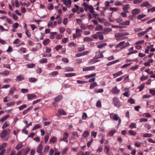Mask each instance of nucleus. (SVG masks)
<instances>
[{"label": "nucleus", "mask_w": 155, "mask_h": 155, "mask_svg": "<svg viewBox=\"0 0 155 155\" xmlns=\"http://www.w3.org/2000/svg\"><path fill=\"white\" fill-rule=\"evenodd\" d=\"M56 140V138L55 137H53L51 138L49 142L51 143H54Z\"/></svg>", "instance_id": "4be33fe9"}, {"label": "nucleus", "mask_w": 155, "mask_h": 155, "mask_svg": "<svg viewBox=\"0 0 155 155\" xmlns=\"http://www.w3.org/2000/svg\"><path fill=\"white\" fill-rule=\"evenodd\" d=\"M96 73L92 74L89 75H86L85 76V77L86 78H88L95 77L96 76Z\"/></svg>", "instance_id": "c85d7f7f"}, {"label": "nucleus", "mask_w": 155, "mask_h": 155, "mask_svg": "<svg viewBox=\"0 0 155 155\" xmlns=\"http://www.w3.org/2000/svg\"><path fill=\"white\" fill-rule=\"evenodd\" d=\"M10 125V123L8 121H6L3 125L2 127L3 129H4Z\"/></svg>", "instance_id": "a878e982"}, {"label": "nucleus", "mask_w": 155, "mask_h": 155, "mask_svg": "<svg viewBox=\"0 0 155 155\" xmlns=\"http://www.w3.org/2000/svg\"><path fill=\"white\" fill-rule=\"evenodd\" d=\"M113 101L115 106L118 108L121 106V104L120 101L118 98L117 97H114L113 99Z\"/></svg>", "instance_id": "7ed1b4c3"}, {"label": "nucleus", "mask_w": 155, "mask_h": 155, "mask_svg": "<svg viewBox=\"0 0 155 155\" xmlns=\"http://www.w3.org/2000/svg\"><path fill=\"white\" fill-rule=\"evenodd\" d=\"M27 97L28 100H31L36 98L37 96L34 94H29L27 95Z\"/></svg>", "instance_id": "0eeeda50"}, {"label": "nucleus", "mask_w": 155, "mask_h": 155, "mask_svg": "<svg viewBox=\"0 0 155 155\" xmlns=\"http://www.w3.org/2000/svg\"><path fill=\"white\" fill-rule=\"evenodd\" d=\"M10 132L11 130L9 129L4 130L0 133V137L2 138H5L7 135H9Z\"/></svg>", "instance_id": "f03ea898"}, {"label": "nucleus", "mask_w": 155, "mask_h": 155, "mask_svg": "<svg viewBox=\"0 0 155 155\" xmlns=\"http://www.w3.org/2000/svg\"><path fill=\"white\" fill-rule=\"evenodd\" d=\"M144 83H143L140 86H139L138 88L139 89V91H140L142 89H143L144 87Z\"/></svg>", "instance_id": "052dcab7"}, {"label": "nucleus", "mask_w": 155, "mask_h": 155, "mask_svg": "<svg viewBox=\"0 0 155 155\" xmlns=\"http://www.w3.org/2000/svg\"><path fill=\"white\" fill-rule=\"evenodd\" d=\"M77 82L78 84H84L87 82V81H82L81 80H77Z\"/></svg>", "instance_id": "a18cd8bd"}, {"label": "nucleus", "mask_w": 155, "mask_h": 155, "mask_svg": "<svg viewBox=\"0 0 155 155\" xmlns=\"http://www.w3.org/2000/svg\"><path fill=\"white\" fill-rule=\"evenodd\" d=\"M140 12V10L138 9L135 8L132 10V14L133 15H137Z\"/></svg>", "instance_id": "f8f14e48"}, {"label": "nucleus", "mask_w": 155, "mask_h": 155, "mask_svg": "<svg viewBox=\"0 0 155 155\" xmlns=\"http://www.w3.org/2000/svg\"><path fill=\"white\" fill-rule=\"evenodd\" d=\"M29 81L31 82H34L37 81V79L35 78H31L29 79Z\"/></svg>", "instance_id": "09e8293b"}, {"label": "nucleus", "mask_w": 155, "mask_h": 155, "mask_svg": "<svg viewBox=\"0 0 155 155\" xmlns=\"http://www.w3.org/2000/svg\"><path fill=\"white\" fill-rule=\"evenodd\" d=\"M53 7V6L51 4H49L47 6V8L49 10H52Z\"/></svg>", "instance_id": "864d4df0"}, {"label": "nucleus", "mask_w": 155, "mask_h": 155, "mask_svg": "<svg viewBox=\"0 0 155 155\" xmlns=\"http://www.w3.org/2000/svg\"><path fill=\"white\" fill-rule=\"evenodd\" d=\"M116 132V131L115 130H111L109 132L108 135L109 136H113L114 134Z\"/></svg>", "instance_id": "b1692460"}, {"label": "nucleus", "mask_w": 155, "mask_h": 155, "mask_svg": "<svg viewBox=\"0 0 155 155\" xmlns=\"http://www.w3.org/2000/svg\"><path fill=\"white\" fill-rule=\"evenodd\" d=\"M155 11V7H153L152 8L149 9L147 10L148 12H153Z\"/></svg>", "instance_id": "3c124183"}, {"label": "nucleus", "mask_w": 155, "mask_h": 155, "mask_svg": "<svg viewBox=\"0 0 155 155\" xmlns=\"http://www.w3.org/2000/svg\"><path fill=\"white\" fill-rule=\"evenodd\" d=\"M120 90L117 88V87L112 88L111 91L114 94H118L120 92Z\"/></svg>", "instance_id": "423d86ee"}, {"label": "nucleus", "mask_w": 155, "mask_h": 155, "mask_svg": "<svg viewBox=\"0 0 155 155\" xmlns=\"http://www.w3.org/2000/svg\"><path fill=\"white\" fill-rule=\"evenodd\" d=\"M9 74V72L7 70L3 71V72L0 73V74H3L5 76L8 75Z\"/></svg>", "instance_id": "7c9ffc66"}, {"label": "nucleus", "mask_w": 155, "mask_h": 155, "mask_svg": "<svg viewBox=\"0 0 155 155\" xmlns=\"http://www.w3.org/2000/svg\"><path fill=\"white\" fill-rule=\"evenodd\" d=\"M76 75V74L75 73H69L68 74H65V76L66 77H71L73 76H75Z\"/></svg>", "instance_id": "393cba45"}, {"label": "nucleus", "mask_w": 155, "mask_h": 155, "mask_svg": "<svg viewBox=\"0 0 155 155\" xmlns=\"http://www.w3.org/2000/svg\"><path fill=\"white\" fill-rule=\"evenodd\" d=\"M39 62L41 64L47 63L48 60L47 59L45 58H42L39 60Z\"/></svg>", "instance_id": "473e14b6"}, {"label": "nucleus", "mask_w": 155, "mask_h": 155, "mask_svg": "<svg viewBox=\"0 0 155 155\" xmlns=\"http://www.w3.org/2000/svg\"><path fill=\"white\" fill-rule=\"evenodd\" d=\"M123 74L121 71H119L118 72L116 73L113 74V76L114 78H116L117 77Z\"/></svg>", "instance_id": "dca6fc26"}, {"label": "nucleus", "mask_w": 155, "mask_h": 155, "mask_svg": "<svg viewBox=\"0 0 155 155\" xmlns=\"http://www.w3.org/2000/svg\"><path fill=\"white\" fill-rule=\"evenodd\" d=\"M103 91L104 90L103 89H99L97 90H95L94 91V92L96 93H102L103 92Z\"/></svg>", "instance_id": "0e129e2a"}, {"label": "nucleus", "mask_w": 155, "mask_h": 155, "mask_svg": "<svg viewBox=\"0 0 155 155\" xmlns=\"http://www.w3.org/2000/svg\"><path fill=\"white\" fill-rule=\"evenodd\" d=\"M62 46L61 45H58L56 46L55 47V49L56 50L58 51L60 50V49L62 48Z\"/></svg>", "instance_id": "338daca9"}, {"label": "nucleus", "mask_w": 155, "mask_h": 155, "mask_svg": "<svg viewBox=\"0 0 155 155\" xmlns=\"http://www.w3.org/2000/svg\"><path fill=\"white\" fill-rule=\"evenodd\" d=\"M83 41L84 42H89L92 41L93 39L89 37H86L84 38L83 39Z\"/></svg>", "instance_id": "f3484780"}, {"label": "nucleus", "mask_w": 155, "mask_h": 155, "mask_svg": "<svg viewBox=\"0 0 155 155\" xmlns=\"http://www.w3.org/2000/svg\"><path fill=\"white\" fill-rule=\"evenodd\" d=\"M82 31L80 29L77 28L76 29V34L78 37L81 36V34L80 33L82 32Z\"/></svg>", "instance_id": "6ab92c4d"}, {"label": "nucleus", "mask_w": 155, "mask_h": 155, "mask_svg": "<svg viewBox=\"0 0 155 155\" xmlns=\"http://www.w3.org/2000/svg\"><path fill=\"white\" fill-rule=\"evenodd\" d=\"M127 37H120L118 38H116V39L117 41H120L124 39L125 38H127Z\"/></svg>", "instance_id": "8fccbe9b"}, {"label": "nucleus", "mask_w": 155, "mask_h": 155, "mask_svg": "<svg viewBox=\"0 0 155 155\" xmlns=\"http://www.w3.org/2000/svg\"><path fill=\"white\" fill-rule=\"evenodd\" d=\"M129 8V5L128 4H127L123 6V10L125 12L128 13L129 12L128 11V9Z\"/></svg>", "instance_id": "1a4fd4ad"}, {"label": "nucleus", "mask_w": 155, "mask_h": 155, "mask_svg": "<svg viewBox=\"0 0 155 155\" xmlns=\"http://www.w3.org/2000/svg\"><path fill=\"white\" fill-rule=\"evenodd\" d=\"M111 27L112 28H126V27L125 26H121L114 25H112Z\"/></svg>", "instance_id": "13d9d810"}, {"label": "nucleus", "mask_w": 155, "mask_h": 155, "mask_svg": "<svg viewBox=\"0 0 155 155\" xmlns=\"http://www.w3.org/2000/svg\"><path fill=\"white\" fill-rule=\"evenodd\" d=\"M130 128L131 129L134 128H136V125L135 123H133L131 124L130 126Z\"/></svg>", "instance_id": "603ef678"}, {"label": "nucleus", "mask_w": 155, "mask_h": 155, "mask_svg": "<svg viewBox=\"0 0 155 155\" xmlns=\"http://www.w3.org/2000/svg\"><path fill=\"white\" fill-rule=\"evenodd\" d=\"M101 32H97V33L96 34H94L91 36V37L93 38L94 39H97L98 38V35H97V34H101Z\"/></svg>", "instance_id": "f704fd0d"}, {"label": "nucleus", "mask_w": 155, "mask_h": 155, "mask_svg": "<svg viewBox=\"0 0 155 155\" xmlns=\"http://www.w3.org/2000/svg\"><path fill=\"white\" fill-rule=\"evenodd\" d=\"M41 126L40 124H37L34 127L32 128V130H33L35 129H39L41 128Z\"/></svg>", "instance_id": "e433bc0d"}, {"label": "nucleus", "mask_w": 155, "mask_h": 155, "mask_svg": "<svg viewBox=\"0 0 155 155\" xmlns=\"http://www.w3.org/2000/svg\"><path fill=\"white\" fill-rule=\"evenodd\" d=\"M155 21V18L147 21V23L148 24H150Z\"/></svg>", "instance_id": "bf43d9fd"}, {"label": "nucleus", "mask_w": 155, "mask_h": 155, "mask_svg": "<svg viewBox=\"0 0 155 155\" xmlns=\"http://www.w3.org/2000/svg\"><path fill=\"white\" fill-rule=\"evenodd\" d=\"M96 106L98 107H101V102L100 100L97 101L96 103Z\"/></svg>", "instance_id": "de8ad7c7"}, {"label": "nucleus", "mask_w": 155, "mask_h": 155, "mask_svg": "<svg viewBox=\"0 0 155 155\" xmlns=\"http://www.w3.org/2000/svg\"><path fill=\"white\" fill-rule=\"evenodd\" d=\"M27 106L26 104H23L18 107V108L20 110H21L24 109L26 108Z\"/></svg>", "instance_id": "72a5a7b5"}, {"label": "nucleus", "mask_w": 155, "mask_h": 155, "mask_svg": "<svg viewBox=\"0 0 155 155\" xmlns=\"http://www.w3.org/2000/svg\"><path fill=\"white\" fill-rule=\"evenodd\" d=\"M16 88L15 87H13L10 89V93L9 94H13L14 91L16 90Z\"/></svg>", "instance_id": "58836bf2"}, {"label": "nucleus", "mask_w": 155, "mask_h": 155, "mask_svg": "<svg viewBox=\"0 0 155 155\" xmlns=\"http://www.w3.org/2000/svg\"><path fill=\"white\" fill-rule=\"evenodd\" d=\"M63 97L62 95H59L54 98V100L56 102H58L61 101Z\"/></svg>", "instance_id": "6e6552de"}, {"label": "nucleus", "mask_w": 155, "mask_h": 155, "mask_svg": "<svg viewBox=\"0 0 155 155\" xmlns=\"http://www.w3.org/2000/svg\"><path fill=\"white\" fill-rule=\"evenodd\" d=\"M145 33V31H143L139 33L138 34V36L139 37H141L142 36L144 35Z\"/></svg>", "instance_id": "e2e57ef3"}, {"label": "nucleus", "mask_w": 155, "mask_h": 155, "mask_svg": "<svg viewBox=\"0 0 155 155\" xmlns=\"http://www.w3.org/2000/svg\"><path fill=\"white\" fill-rule=\"evenodd\" d=\"M58 112L60 115H64L66 114V112L62 109H59L58 110Z\"/></svg>", "instance_id": "2eb2a0df"}, {"label": "nucleus", "mask_w": 155, "mask_h": 155, "mask_svg": "<svg viewBox=\"0 0 155 155\" xmlns=\"http://www.w3.org/2000/svg\"><path fill=\"white\" fill-rule=\"evenodd\" d=\"M88 9H89V12L93 14V13L94 12H95L94 10V8L92 6L89 5Z\"/></svg>", "instance_id": "2f4dec72"}, {"label": "nucleus", "mask_w": 155, "mask_h": 155, "mask_svg": "<svg viewBox=\"0 0 155 155\" xmlns=\"http://www.w3.org/2000/svg\"><path fill=\"white\" fill-rule=\"evenodd\" d=\"M109 150V147L107 146H105L104 149V152L106 153H108Z\"/></svg>", "instance_id": "4c0bfd02"}, {"label": "nucleus", "mask_w": 155, "mask_h": 155, "mask_svg": "<svg viewBox=\"0 0 155 155\" xmlns=\"http://www.w3.org/2000/svg\"><path fill=\"white\" fill-rule=\"evenodd\" d=\"M9 114L6 115L3 117L0 120V121L1 122H3L6 120L9 117Z\"/></svg>", "instance_id": "aec40b11"}, {"label": "nucleus", "mask_w": 155, "mask_h": 155, "mask_svg": "<svg viewBox=\"0 0 155 155\" xmlns=\"http://www.w3.org/2000/svg\"><path fill=\"white\" fill-rule=\"evenodd\" d=\"M11 100V99L10 97H6L4 98L3 102H6L10 101Z\"/></svg>", "instance_id": "c756f323"}, {"label": "nucleus", "mask_w": 155, "mask_h": 155, "mask_svg": "<svg viewBox=\"0 0 155 155\" xmlns=\"http://www.w3.org/2000/svg\"><path fill=\"white\" fill-rule=\"evenodd\" d=\"M89 134V131L88 130H85L84 132L82 135L84 138H86L87 137Z\"/></svg>", "instance_id": "5701e85b"}, {"label": "nucleus", "mask_w": 155, "mask_h": 155, "mask_svg": "<svg viewBox=\"0 0 155 155\" xmlns=\"http://www.w3.org/2000/svg\"><path fill=\"white\" fill-rule=\"evenodd\" d=\"M63 3L68 8H69L71 7V4H70V6L68 7V5H69V3H68V2L66 0L64 1L63 2Z\"/></svg>", "instance_id": "49530a36"}, {"label": "nucleus", "mask_w": 155, "mask_h": 155, "mask_svg": "<svg viewBox=\"0 0 155 155\" xmlns=\"http://www.w3.org/2000/svg\"><path fill=\"white\" fill-rule=\"evenodd\" d=\"M43 148V146L42 144L40 143L37 149V152L39 153H42V149Z\"/></svg>", "instance_id": "39448f33"}, {"label": "nucleus", "mask_w": 155, "mask_h": 155, "mask_svg": "<svg viewBox=\"0 0 155 155\" xmlns=\"http://www.w3.org/2000/svg\"><path fill=\"white\" fill-rule=\"evenodd\" d=\"M23 147V145L21 143H18L15 147V149L17 150H19Z\"/></svg>", "instance_id": "4468645a"}, {"label": "nucleus", "mask_w": 155, "mask_h": 155, "mask_svg": "<svg viewBox=\"0 0 155 155\" xmlns=\"http://www.w3.org/2000/svg\"><path fill=\"white\" fill-rule=\"evenodd\" d=\"M58 74V72L57 71H55L53 72L50 74H49V75L53 77L55 75H57Z\"/></svg>", "instance_id": "ea45409f"}, {"label": "nucleus", "mask_w": 155, "mask_h": 155, "mask_svg": "<svg viewBox=\"0 0 155 155\" xmlns=\"http://www.w3.org/2000/svg\"><path fill=\"white\" fill-rule=\"evenodd\" d=\"M45 52L46 53H49L51 52V48L48 47H46L45 48Z\"/></svg>", "instance_id": "c03bdc74"}, {"label": "nucleus", "mask_w": 155, "mask_h": 155, "mask_svg": "<svg viewBox=\"0 0 155 155\" xmlns=\"http://www.w3.org/2000/svg\"><path fill=\"white\" fill-rule=\"evenodd\" d=\"M104 57V55L103 54H100L94 56V58L92 59V60H94L95 59H97L103 58Z\"/></svg>", "instance_id": "ddd939ff"}, {"label": "nucleus", "mask_w": 155, "mask_h": 155, "mask_svg": "<svg viewBox=\"0 0 155 155\" xmlns=\"http://www.w3.org/2000/svg\"><path fill=\"white\" fill-rule=\"evenodd\" d=\"M15 104V102L14 101L11 102L6 104L8 107L11 106L12 105H14Z\"/></svg>", "instance_id": "6e6d98bb"}, {"label": "nucleus", "mask_w": 155, "mask_h": 155, "mask_svg": "<svg viewBox=\"0 0 155 155\" xmlns=\"http://www.w3.org/2000/svg\"><path fill=\"white\" fill-rule=\"evenodd\" d=\"M97 86L98 85L96 82H94L90 85L89 88L90 89H92L94 88V87Z\"/></svg>", "instance_id": "cd10ccee"}, {"label": "nucleus", "mask_w": 155, "mask_h": 155, "mask_svg": "<svg viewBox=\"0 0 155 155\" xmlns=\"http://www.w3.org/2000/svg\"><path fill=\"white\" fill-rule=\"evenodd\" d=\"M107 45V44L106 43H102L97 45V47L99 48H102Z\"/></svg>", "instance_id": "a211bd4d"}, {"label": "nucleus", "mask_w": 155, "mask_h": 155, "mask_svg": "<svg viewBox=\"0 0 155 155\" xmlns=\"http://www.w3.org/2000/svg\"><path fill=\"white\" fill-rule=\"evenodd\" d=\"M103 28V26L100 25H98L95 28L96 31H98L100 30H102Z\"/></svg>", "instance_id": "a19ab883"}, {"label": "nucleus", "mask_w": 155, "mask_h": 155, "mask_svg": "<svg viewBox=\"0 0 155 155\" xmlns=\"http://www.w3.org/2000/svg\"><path fill=\"white\" fill-rule=\"evenodd\" d=\"M128 132L130 135H135L136 134V132L131 130H129Z\"/></svg>", "instance_id": "37998d69"}, {"label": "nucleus", "mask_w": 155, "mask_h": 155, "mask_svg": "<svg viewBox=\"0 0 155 155\" xmlns=\"http://www.w3.org/2000/svg\"><path fill=\"white\" fill-rule=\"evenodd\" d=\"M49 138V135H46L45 137V143H46L48 141Z\"/></svg>", "instance_id": "69168bd1"}, {"label": "nucleus", "mask_w": 155, "mask_h": 155, "mask_svg": "<svg viewBox=\"0 0 155 155\" xmlns=\"http://www.w3.org/2000/svg\"><path fill=\"white\" fill-rule=\"evenodd\" d=\"M110 116L111 119L115 121L118 120V123L117 125V127H118L121 122V120L120 117L117 114L113 113L110 114Z\"/></svg>", "instance_id": "f257e3e1"}, {"label": "nucleus", "mask_w": 155, "mask_h": 155, "mask_svg": "<svg viewBox=\"0 0 155 155\" xmlns=\"http://www.w3.org/2000/svg\"><path fill=\"white\" fill-rule=\"evenodd\" d=\"M130 24V21H124L122 23L120 24L123 25H129Z\"/></svg>", "instance_id": "412c9836"}, {"label": "nucleus", "mask_w": 155, "mask_h": 155, "mask_svg": "<svg viewBox=\"0 0 155 155\" xmlns=\"http://www.w3.org/2000/svg\"><path fill=\"white\" fill-rule=\"evenodd\" d=\"M50 40L48 38L46 39L43 41V44L45 46L47 45L50 42Z\"/></svg>", "instance_id": "bb28decb"}, {"label": "nucleus", "mask_w": 155, "mask_h": 155, "mask_svg": "<svg viewBox=\"0 0 155 155\" xmlns=\"http://www.w3.org/2000/svg\"><path fill=\"white\" fill-rule=\"evenodd\" d=\"M25 77L23 75H21L18 76L16 77V81H20L24 79Z\"/></svg>", "instance_id": "9b49d317"}, {"label": "nucleus", "mask_w": 155, "mask_h": 155, "mask_svg": "<svg viewBox=\"0 0 155 155\" xmlns=\"http://www.w3.org/2000/svg\"><path fill=\"white\" fill-rule=\"evenodd\" d=\"M128 101L131 104H134L135 103L134 100L132 98H130L128 100Z\"/></svg>", "instance_id": "680f3d73"}, {"label": "nucleus", "mask_w": 155, "mask_h": 155, "mask_svg": "<svg viewBox=\"0 0 155 155\" xmlns=\"http://www.w3.org/2000/svg\"><path fill=\"white\" fill-rule=\"evenodd\" d=\"M125 43L124 41H123L119 43L116 46V48L119 47L122 45H123Z\"/></svg>", "instance_id": "774afa93"}, {"label": "nucleus", "mask_w": 155, "mask_h": 155, "mask_svg": "<svg viewBox=\"0 0 155 155\" xmlns=\"http://www.w3.org/2000/svg\"><path fill=\"white\" fill-rule=\"evenodd\" d=\"M95 69V67L94 66H91L88 67H85L83 68V71H88L94 70Z\"/></svg>", "instance_id": "9d476101"}, {"label": "nucleus", "mask_w": 155, "mask_h": 155, "mask_svg": "<svg viewBox=\"0 0 155 155\" xmlns=\"http://www.w3.org/2000/svg\"><path fill=\"white\" fill-rule=\"evenodd\" d=\"M84 49V45H83L82 47H80L78 49V51L80 52L82 51Z\"/></svg>", "instance_id": "4d7b16f0"}, {"label": "nucleus", "mask_w": 155, "mask_h": 155, "mask_svg": "<svg viewBox=\"0 0 155 155\" xmlns=\"http://www.w3.org/2000/svg\"><path fill=\"white\" fill-rule=\"evenodd\" d=\"M87 117V114L85 113H84L83 114L82 118L83 120H85Z\"/></svg>", "instance_id": "5fc2aeb1"}, {"label": "nucleus", "mask_w": 155, "mask_h": 155, "mask_svg": "<svg viewBox=\"0 0 155 155\" xmlns=\"http://www.w3.org/2000/svg\"><path fill=\"white\" fill-rule=\"evenodd\" d=\"M69 134L67 132H65L63 134V137L62 138L60 139V141H63L66 143L68 142V140H67L68 138V137Z\"/></svg>", "instance_id": "20e7f679"}, {"label": "nucleus", "mask_w": 155, "mask_h": 155, "mask_svg": "<svg viewBox=\"0 0 155 155\" xmlns=\"http://www.w3.org/2000/svg\"><path fill=\"white\" fill-rule=\"evenodd\" d=\"M35 66V64H34L31 63L26 65V66L28 68H34Z\"/></svg>", "instance_id": "c9c22d12"}, {"label": "nucleus", "mask_w": 155, "mask_h": 155, "mask_svg": "<svg viewBox=\"0 0 155 155\" xmlns=\"http://www.w3.org/2000/svg\"><path fill=\"white\" fill-rule=\"evenodd\" d=\"M123 36L122 33H116L115 34V38L120 37Z\"/></svg>", "instance_id": "79ce46f5"}]
</instances>
